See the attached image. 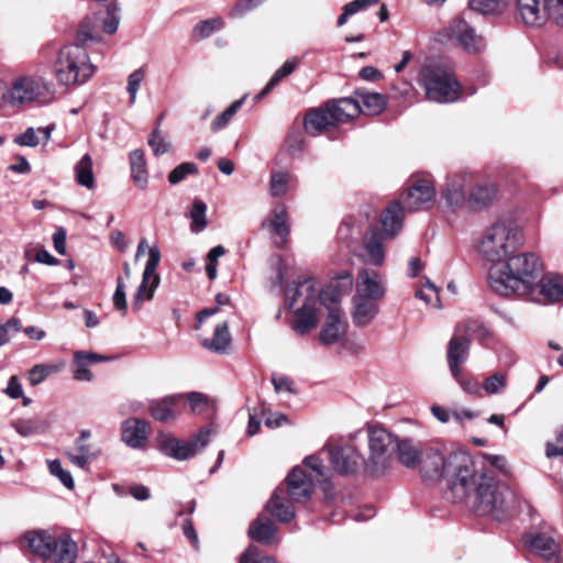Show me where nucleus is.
<instances>
[{
	"mask_svg": "<svg viewBox=\"0 0 563 563\" xmlns=\"http://www.w3.org/2000/svg\"><path fill=\"white\" fill-rule=\"evenodd\" d=\"M454 503L467 501L481 516H492L496 520L506 518L515 507L516 495L489 472L477 470L472 460L471 476L465 483V496L452 498Z\"/></svg>",
	"mask_w": 563,
	"mask_h": 563,
	"instance_id": "f257e3e1",
	"label": "nucleus"
},
{
	"mask_svg": "<svg viewBox=\"0 0 563 563\" xmlns=\"http://www.w3.org/2000/svg\"><path fill=\"white\" fill-rule=\"evenodd\" d=\"M543 272L540 257L533 252L514 253L488 268L489 287L504 297H525Z\"/></svg>",
	"mask_w": 563,
	"mask_h": 563,
	"instance_id": "f03ea898",
	"label": "nucleus"
},
{
	"mask_svg": "<svg viewBox=\"0 0 563 563\" xmlns=\"http://www.w3.org/2000/svg\"><path fill=\"white\" fill-rule=\"evenodd\" d=\"M424 481L446 479L451 498L465 496V483L472 472V456L459 451L444 456L440 451L428 449L419 462Z\"/></svg>",
	"mask_w": 563,
	"mask_h": 563,
	"instance_id": "7ed1b4c3",
	"label": "nucleus"
},
{
	"mask_svg": "<svg viewBox=\"0 0 563 563\" xmlns=\"http://www.w3.org/2000/svg\"><path fill=\"white\" fill-rule=\"evenodd\" d=\"M382 228L367 231L357 254L363 264L382 267L386 260L385 244L393 240L401 230V207L398 202L390 203L380 218Z\"/></svg>",
	"mask_w": 563,
	"mask_h": 563,
	"instance_id": "20e7f679",
	"label": "nucleus"
},
{
	"mask_svg": "<svg viewBox=\"0 0 563 563\" xmlns=\"http://www.w3.org/2000/svg\"><path fill=\"white\" fill-rule=\"evenodd\" d=\"M523 244L521 229L512 220H499L483 234L479 253L484 260L495 265L516 253Z\"/></svg>",
	"mask_w": 563,
	"mask_h": 563,
	"instance_id": "39448f33",
	"label": "nucleus"
},
{
	"mask_svg": "<svg viewBox=\"0 0 563 563\" xmlns=\"http://www.w3.org/2000/svg\"><path fill=\"white\" fill-rule=\"evenodd\" d=\"M96 73L86 48L79 44L64 46L55 63V75L59 84L82 85Z\"/></svg>",
	"mask_w": 563,
	"mask_h": 563,
	"instance_id": "423d86ee",
	"label": "nucleus"
},
{
	"mask_svg": "<svg viewBox=\"0 0 563 563\" xmlns=\"http://www.w3.org/2000/svg\"><path fill=\"white\" fill-rule=\"evenodd\" d=\"M338 285L331 284L327 289L320 292L319 299L328 310L325 324L320 332V341L323 344H333L338 342L346 331V324L342 320V312L338 306L339 291L338 288L350 289L353 285V276L350 272L344 271L338 275Z\"/></svg>",
	"mask_w": 563,
	"mask_h": 563,
	"instance_id": "0eeeda50",
	"label": "nucleus"
},
{
	"mask_svg": "<svg viewBox=\"0 0 563 563\" xmlns=\"http://www.w3.org/2000/svg\"><path fill=\"white\" fill-rule=\"evenodd\" d=\"M419 84L430 101L449 103L461 96V86L453 73L440 65H424L419 74Z\"/></svg>",
	"mask_w": 563,
	"mask_h": 563,
	"instance_id": "6e6552de",
	"label": "nucleus"
},
{
	"mask_svg": "<svg viewBox=\"0 0 563 563\" xmlns=\"http://www.w3.org/2000/svg\"><path fill=\"white\" fill-rule=\"evenodd\" d=\"M515 19L527 27H541L549 19L563 25V0H515Z\"/></svg>",
	"mask_w": 563,
	"mask_h": 563,
	"instance_id": "1a4fd4ad",
	"label": "nucleus"
},
{
	"mask_svg": "<svg viewBox=\"0 0 563 563\" xmlns=\"http://www.w3.org/2000/svg\"><path fill=\"white\" fill-rule=\"evenodd\" d=\"M213 433H216V430L208 426L192 434L188 441H184L170 433L158 432L156 437L157 448L168 457L186 461L200 453L208 445Z\"/></svg>",
	"mask_w": 563,
	"mask_h": 563,
	"instance_id": "9d476101",
	"label": "nucleus"
},
{
	"mask_svg": "<svg viewBox=\"0 0 563 563\" xmlns=\"http://www.w3.org/2000/svg\"><path fill=\"white\" fill-rule=\"evenodd\" d=\"M396 443L397 439L383 427H369V456L368 460L364 462L366 471L375 476L383 474L390 464Z\"/></svg>",
	"mask_w": 563,
	"mask_h": 563,
	"instance_id": "9b49d317",
	"label": "nucleus"
},
{
	"mask_svg": "<svg viewBox=\"0 0 563 563\" xmlns=\"http://www.w3.org/2000/svg\"><path fill=\"white\" fill-rule=\"evenodd\" d=\"M53 87L43 77L21 76L15 78L3 97L12 106L53 98Z\"/></svg>",
	"mask_w": 563,
	"mask_h": 563,
	"instance_id": "f8f14e48",
	"label": "nucleus"
},
{
	"mask_svg": "<svg viewBox=\"0 0 563 563\" xmlns=\"http://www.w3.org/2000/svg\"><path fill=\"white\" fill-rule=\"evenodd\" d=\"M539 305H553L563 301V276L556 273L541 274L523 297Z\"/></svg>",
	"mask_w": 563,
	"mask_h": 563,
	"instance_id": "ddd939ff",
	"label": "nucleus"
},
{
	"mask_svg": "<svg viewBox=\"0 0 563 563\" xmlns=\"http://www.w3.org/2000/svg\"><path fill=\"white\" fill-rule=\"evenodd\" d=\"M434 198L435 188L431 180L422 178L412 180L397 201L401 207V222L404 221V210L417 211L429 208Z\"/></svg>",
	"mask_w": 563,
	"mask_h": 563,
	"instance_id": "4468645a",
	"label": "nucleus"
},
{
	"mask_svg": "<svg viewBox=\"0 0 563 563\" xmlns=\"http://www.w3.org/2000/svg\"><path fill=\"white\" fill-rule=\"evenodd\" d=\"M161 261V251L158 246L154 245L148 249V258L143 272L142 283L136 289L134 295V306L140 308L144 300H151L154 291L159 285V276L156 274V268Z\"/></svg>",
	"mask_w": 563,
	"mask_h": 563,
	"instance_id": "2eb2a0df",
	"label": "nucleus"
},
{
	"mask_svg": "<svg viewBox=\"0 0 563 563\" xmlns=\"http://www.w3.org/2000/svg\"><path fill=\"white\" fill-rule=\"evenodd\" d=\"M323 451L328 452L333 470L341 475L355 473L364 462L361 453L352 445L341 448L325 445Z\"/></svg>",
	"mask_w": 563,
	"mask_h": 563,
	"instance_id": "dca6fc26",
	"label": "nucleus"
},
{
	"mask_svg": "<svg viewBox=\"0 0 563 563\" xmlns=\"http://www.w3.org/2000/svg\"><path fill=\"white\" fill-rule=\"evenodd\" d=\"M306 288L308 290L306 301L295 311V320L292 322L294 331L300 335H305L318 324L316 306L320 294L318 289H312L309 284Z\"/></svg>",
	"mask_w": 563,
	"mask_h": 563,
	"instance_id": "f3484780",
	"label": "nucleus"
},
{
	"mask_svg": "<svg viewBox=\"0 0 563 563\" xmlns=\"http://www.w3.org/2000/svg\"><path fill=\"white\" fill-rule=\"evenodd\" d=\"M474 186V176L471 173L463 172L448 177L442 190V197L452 208H459L467 202L466 188Z\"/></svg>",
	"mask_w": 563,
	"mask_h": 563,
	"instance_id": "a211bd4d",
	"label": "nucleus"
},
{
	"mask_svg": "<svg viewBox=\"0 0 563 563\" xmlns=\"http://www.w3.org/2000/svg\"><path fill=\"white\" fill-rule=\"evenodd\" d=\"M314 484L302 467L296 466L288 474L286 486L283 487L291 501L306 503L311 497Z\"/></svg>",
	"mask_w": 563,
	"mask_h": 563,
	"instance_id": "6ab92c4d",
	"label": "nucleus"
},
{
	"mask_svg": "<svg viewBox=\"0 0 563 563\" xmlns=\"http://www.w3.org/2000/svg\"><path fill=\"white\" fill-rule=\"evenodd\" d=\"M449 33L468 53L481 52L486 46L484 37L476 34L475 30L463 18L452 21Z\"/></svg>",
	"mask_w": 563,
	"mask_h": 563,
	"instance_id": "aec40b11",
	"label": "nucleus"
},
{
	"mask_svg": "<svg viewBox=\"0 0 563 563\" xmlns=\"http://www.w3.org/2000/svg\"><path fill=\"white\" fill-rule=\"evenodd\" d=\"M355 295H362L365 298L380 300L385 296V285L383 276L373 269L362 268L356 279Z\"/></svg>",
	"mask_w": 563,
	"mask_h": 563,
	"instance_id": "412c9836",
	"label": "nucleus"
},
{
	"mask_svg": "<svg viewBox=\"0 0 563 563\" xmlns=\"http://www.w3.org/2000/svg\"><path fill=\"white\" fill-rule=\"evenodd\" d=\"M183 395H170L150 402L151 416L159 422H170L181 415Z\"/></svg>",
	"mask_w": 563,
	"mask_h": 563,
	"instance_id": "4be33fe9",
	"label": "nucleus"
},
{
	"mask_svg": "<svg viewBox=\"0 0 563 563\" xmlns=\"http://www.w3.org/2000/svg\"><path fill=\"white\" fill-rule=\"evenodd\" d=\"M148 423L137 418L126 419L121 426L122 441L132 449H143L147 442Z\"/></svg>",
	"mask_w": 563,
	"mask_h": 563,
	"instance_id": "5701e85b",
	"label": "nucleus"
},
{
	"mask_svg": "<svg viewBox=\"0 0 563 563\" xmlns=\"http://www.w3.org/2000/svg\"><path fill=\"white\" fill-rule=\"evenodd\" d=\"M470 352V341L465 336H453L448 345L446 357L453 377H459L461 366L466 362Z\"/></svg>",
	"mask_w": 563,
	"mask_h": 563,
	"instance_id": "b1692460",
	"label": "nucleus"
},
{
	"mask_svg": "<svg viewBox=\"0 0 563 563\" xmlns=\"http://www.w3.org/2000/svg\"><path fill=\"white\" fill-rule=\"evenodd\" d=\"M285 488L279 486L266 504V510L280 522H288L295 517V508Z\"/></svg>",
	"mask_w": 563,
	"mask_h": 563,
	"instance_id": "393cba45",
	"label": "nucleus"
},
{
	"mask_svg": "<svg viewBox=\"0 0 563 563\" xmlns=\"http://www.w3.org/2000/svg\"><path fill=\"white\" fill-rule=\"evenodd\" d=\"M327 109L332 115V121L335 124L345 123L353 120L361 113L360 101L353 98H341L331 100L325 103Z\"/></svg>",
	"mask_w": 563,
	"mask_h": 563,
	"instance_id": "a878e982",
	"label": "nucleus"
},
{
	"mask_svg": "<svg viewBox=\"0 0 563 563\" xmlns=\"http://www.w3.org/2000/svg\"><path fill=\"white\" fill-rule=\"evenodd\" d=\"M262 227H268L272 232L279 236L282 244H285L290 234L286 206L284 203L276 205L269 216L262 222Z\"/></svg>",
	"mask_w": 563,
	"mask_h": 563,
	"instance_id": "bb28decb",
	"label": "nucleus"
},
{
	"mask_svg": "<svg viewBox=\"0 0 563 563\" xmlns=\"http://www.w3.org/2000/svg\"><path fill=\"white\" fill-rule=\"evenodd\" d=\"M378 300L365 298L362 295H354L352 312L353 322L357 327L368 325L378 313Z\"/></svg>",
	"mask_w": 563,
	"mask_h": 563,
	"instance_id": "cd10ccee",
	"label": "nucleus"
},
{
	"mask_svg": "<svg viewBox=\"0 0 563 563\" xmlns=\"http://www.w3.org/2000/svg\"><path fill=\"white\" fill-rule=\"evenodd\" d=\"M529 545L533 552L544 559L548 563H560V545L545 534H537L531 538Z\"/></svg>",
	"mask_w": 563,
	"mask_h": 563,
	"instance_id": "c85d7f7f",
	"label": "nucleus"
},
{
	"mask_svg": "<svg viewBox=\"0 0 563 563\" xmlns=\"http://www.w3.org/2000/svg\"><path fill=\"white\" fill-rule=\"evenodd\" d=\"M496 194L497 188L495 185L487 183H474L468 195L467 203L472 209H484L494 201Z\"/></svg>",
	"mask_w": 563,
	"mask_h": 563,
	"instance_id": "c756f323",
	"label": "nucleus"
},
{
	"mask_svg": "<svg viewBox=\"0 0 563 563\" xmlns=\"http://www.w3.org/2000/svg\"><path fill=\"white\" fill-rule=\"evenodd\" d=\"M332 125V115L325 104L309 111L305 119V129L310 134H319Z\"/></svg>",
	"mask_w": 563,
	"mask_h": 563,
	"instance_id": "7c9ffc66",
	"label": "nucleus"
},
{
	"mask_svg": "<svg viewBox=\"0 0 563 563\" xmlns=\"http://www.w3.org/2000/svg\"><path fill=\"white\" fill-rule=\"evenodd\" d=\"M277 528L274 522L264 517H258L249 528V536L256 542L272 544L275 540Z\"/></svg>",
	"mask_w": 563,
	"mask_h": 563,
	"instance_id": "2f4dec72",
	"label": "nucleus"
},
{
	"mask_svg": "<svg viewBox=\"0 0 563 563\" xmlns=\"http://www.w3.org/2000/svg\"><path fill=\"white\" fill-rule=\"evenodd\" d=\"M130 169L131 177L135 186L144 190L148 185V174L146 169V161L144 158L143 150H134L130 153Z\"/></svg>",
	"mask_w": 563,
	"mask_h": 563,
	"instance_id": "473e14b6",
	"label": "nucleus"
},
{
	"mask_svg": "<svg viewBox=\"0 0 563 563\" xmlns=\"http://www.w3.org/2000/svg\"><path fill=\"white\" fill-rule=\"evenodd\" d=\"M395 452L399 462L406 467H415L419 464L423 453L410 439L397 440Z\"/></svg>",
	"mask_w": 563,
	"mask_h": 563,
	"instance_id": "72a5a7b5",
	"label": "nucleus"
},
{
	"mask_svg": "<svg viewBox=\"0 0 563 563\" xmlns=\"http://www.w3.org/2000/svg\"><path fill=\"white\" fill-rule=\"evenodd\" d=\"M202 345L216 353H224L227 352L230 343H231V335L228 330L227 322H223L219 325H217L213 336L211 339H205L202 342Z\"/></svg>",
	"mask_w": 563,
	"mask_h": 563,
	"instance_id": "f704fd0d",
	"label": "nucleus"
},
{
	"mask_svg": "<svg viewBox=\"0 0 563 563\" xmlns=\"http://www.w3.org/2000/svg\"><path fill=\"white\" fill-rule=\"evenodd\" d=\"M355 101H360L361 113L367 115L379 114L386 104L384 96L377 92L357 93V99H355Z\"/></svg>",
	"mask_w": 563,
	"mask_h": 563,
	"instance_id": "c9c22d12",
	"label": "nucleus"
},
{
	"mask_svg": "<svg viewBox=\"0 0 563 563\" xmlns=\"http://www.w3.org/2000/svg\"><path fill=\"white\" fill-rule=\"evenodd\" d=\"M92 165L91 156L89 154H85L74 167L77 183L88 189H92L95 186Z\"/></svg>",
	"mask_w": 563,
	"mask_h": 563,
	"instance_id": "e433bc0d",
	"label": "nucleus"
},
{
	"mask_svg": "<svg viewBox=\"0 0 563 563\" xmlns=\"http://www.w3.org/2000/svg\"><path fill=\"white\" fill-rule=\"evenodd\" d=\"M64 365V362L56 364H36L27 372V379L32 386H36L44 382L49 375L60 372Z\"/></svg>",
	"mask_w": 563,
	"mask_h": 563,
	"instance_id": "4c0bfd02",
	"label": "nucleus"
},
{
	"mask_svg": "<svg viewBox=\"0 0 563 563\" xmlns=\"http://www.w3.org/2000/svg\"><path fill=\"white\" fill-rule=\"evenodd\" d=\"M470 10L484 15H498L507 9L505 0H470Z\"/></svg>",
	"mask_w": 563,
	"mask_h": 563,
	"instance_id": "58836bf2",
	"label": "nucleus"
},
{
	"mask_svg": "<svg viewBox=\"0 0 563 563\" xmlns=\"http://www.w3.org/2000/svg\"><path fill=\"white\" fill-rule=\"evenodd\" d=\"M247 98V95H244L239 100H235L232 102L223 112L218 114L213 121L210 124V129L212 132H218L222 129H224L232 118L235 115V113L241 109V107L244 104L245 100Z\"/></svg>",
	"mask_w": 563,
	"mask_h": 563,
	"instance_id": "ea45409f",
	"label": "nucleus"
},
{
	"mask_svg": "<svg viewBox=\"0 0 563 563\" xmlns=\"http://www.w3.org/2000/svg\"><path fill=\"white\" fill-rule=\"evenodd\" d=\"M299 60L297 57H292L287 59L273 75L269 79L263 91L256 97V99L262 98L266 93H268L283 78L289 76L298 66Z\"/></svg>",
	"mask_w": 563,
	"mask_h": 563,
	"instance_id": "a19ab883",
	"label": "nucleus"
},
{
	"mask_svg": "<svg viewBox=\"0 0 563 563\" xmlns=\"http://www.w3.org/2000/svg\"><path fill=\"white\" fill-rule=\"evenodd\" d=\"M100 38L98 32V19L96 16L86 18L79 25L77 31V41L82 45L88 41H98Z\"/></svg>",
	"mask_w": 563,
	"mask_h": 563,
	"instance_id": "79ce46f5",
	"label": "nucleus"
},
{
	"mask_svg": "<svg viewBox=\"0 0 563 563\" xmlns=\"http://www.w3.org/2000/svg\"><path fill=\"white\" fill-rule=\"evenodd\" d=\"M290 175L286 172L275 170L269 178V194L273 197H283L288 191Z\"/></svg>",
	"mask_w": 563,
	"mask_h": 563,
	"instance_id": "37998d69",
	"label": "nucleus"
},
{
	"mask_svg": "<svg viewBox=\"0 0 563 563\" xmlns=\"http://www.w3.org/2000/svg\"><path fill=\"white\" fill-rule=\"evenodd\" d=\"M303 464L309 470V473H307L308 477L313 482L322 483L327 481V467L318 455L307 456Z\"/></svg>",
	"mask_w": 563,
	"mask_h": 563,
	"instance_id": "c03bdc74",
	"label": "nucleus"
},
{
	"mask_svg": "<svg viewBox=\"0 0 563 563\" xmlns=\"http://www.w3.org/2000/svg\"><path fill=\"white\" fill-rule=\"evenodd\" d=\"M207 205L201 200L194 201L190 209L191 225L190 229L195 233L201 232L207 227Z\"/></svg>",
	"mask_w": 563,
	"mask_h": 563,
	"instance_id": "a18cd8bd",
	"label": "nucleus"
},
{
	"mask_svg": "<svg viewBox=\"0 0 563 563\" xmlns=\"http://www.w3.org/2000/svg\"><path fill=\"white\" fill-rule=\"evenodd\" d=\"M190 406L194 415H201L212 408L208 397L201 393L191 391L183 396Z\"/></svg>",
	"mask_w": 563,
	"mask_h": 563,
	"instance_id": "49530a36",
	"label": "nucleus"
},
{
	"mask_svg": "<svg viewBox=\"0 0 563 563\" xmlns=\"http://www.w3.org/2000/svg\"><path fill=\"white\" fill-rule=\"evenodd\" d=\"M22 322L19 318L12 317L5 322H0V347L10 342L12 336L21 331Z\"/></svg>",
	"mask_w": 563,
	"mask_h": 563,
	"instance_id": "de8ad7c7",
	"label": "nucleus"
},
{
	"mask_svg": "<svg viewBox=\"0 0 563 563\" xmlns=\"http://www.w3.org/2000/svg\"><path fill=\"white\" fill-rule=\"evenodd\" d=\"M482 387L487 395L499 394L507 387V375L504 373H495L484 380Z\"/></svg>",
	"mask_w": 563,
	"mask_h": 563,
	"instance_id": "09e8293b",
	"label": "nucleus"
},
{
	"mask_svg": "<svg viewBox=\"0 0 563 563\" xmlns=\"http://www.w3.org/2000/svg\"><path fill=\"white\" fill-rule=\"evenodd\" d=\"M224 22L220 18L200 21L194 29V34L198 38L210 36L213 32L221 30Z\"/></svg>",
	"mask_w": 563,
	"mask_h": 563,
	"instance_id": "8fccbe9b",
	"label": "nucleus"
},
{
	"mask_svg": "<svg viewBox=\"0 0 563 563\" xmlns=\"http://www.w3.org/2000/svg\"><path fill=\"white\" fill-rule=\"evenodd\" d=\"M308 284L312 287V289H317L314 280L308 278L299 283L294 289L287 291V301L290 308H294L295 303L299 302L300 300H302V303L306 301V297L308 295L306 286H308Z\"/></svg>",
	"mask_w": 563,
	"mask_h": 563,
	"instance_id": "3c124183",
	"label": "nucleus"
},
{
	"mask_svg": "<svg viewBox=\"0 0 563 563\" xmlns=\"http://www.w3.org/2000/svg\"><path fill=\"white\" fill-rule=\"evenodd\" d=\"M148 145L156 156L167 153L170 148V143L164 139L158 126L152 131Z\"/></svg>",
	"mask_w": 563,
	"mask_h": 563,
	"instance_id": "603ef678",
	"label": "nucleus"
},
{
	"mask_svg": "<svg viewBox=\"0 0 563 563\" xmlns=\"http://www.w3.org/2000/svg\"><path fill=\"white\" fill-rule=\"evenodd\" d=\"M144 78H145V70L143 68H139L129 75L126 90L130 95L129 101L131 104L135 103L139 88L141 86V82L144 80Z\"/></svg>",
	"mask_w": 563,
	"mask_h": 563,
	"instance_id": "864d4df0",
	"label": "nucleus"
},
{
	"mask_svg": "<svg viewBox=\"0 0 563 563\" xmlns=\"http://www.w3.org/2000/svg\"><path fill=\"white\" fill-rule=\"evenodd\" d=\"M198 168L194 163H183L178 165L168 176V181L172 185H177L183 181L188 175L196 174Z\"/></svg>",
	"mask_w": 563,
	"mask_h": 563,
	"instance_id": "5fc2aeb1",
	"label": "nucleus"
},
{
	"mask_svg": "<svg viewBox=\"0 0 563 563\" xmlns=\"http://www.w3.org/2000/svg\"><path fill=\"white\" fill-rule=\"evenodd\" d=\"M239 563H278L273 556H260L257 547L250 545L240 558Z\"/></svg>",
	"mask_w": 563,
	"mask_h": 563,
	"instance_id": "6e6d98bb",
	"label": "nucleus"
},
{
	"mask_svg": "<svg viewBox=\"0 0 563 563\" xmlns=\"http://www.w3.org/2000/svg\"><path fill=\"white\" fill-rule=\"evenodd\" d=\"M48 470L52 475L56 476L65 487L73 488L74 479L71 474L62 467L58 460L48 461Z\"/></svg>",
	"mask_w": 563,
	"mask_h": 563,
	"instance_id": "4d7b16f0",
	"label": "nucleus"
},
{
	"mask_svg": "<svg viewBox=\"0 0 563 563\" xmlns=\"http://www.w3.org/2000/svg\"><path fill=\"white\" fill-rule=\"evenodd\" d=\"M119 7L117 4H109L107 8V18L103 20V31L108 34L117 32L120 23Z\"/></svg>",
	"mask_w": 563,
	"mask_h": 563,
	"instance_id": "13d9d810",
	"label": "nucleus"
},
{
	"mask_svg": "<svg viewBox=\"0 0 563 563\" xmlns=\"http://www.w3.org/2000/svg\"><path fill=\"white\" fill-rule=\"evenodd\" d=\"M286 147L291 156H298L305 147L302 135L297 132L289 133L286 139Z\"/></svg>",
	"mask_w": 563,
	"mask_h": 563,
	"instance_id": "bf43d9fd",
	"label": "nucleus"
},
{
	"mask_svg": "<svg viewBox=\"0 0 563 563\" xmlns=\"http://www.w3.org/2000/svg\"><path fill=\"white\" fill-rule=\"evenodd\" d=\"M265 0H240L231 10L230 16L231 18H241L246 12L255 9L261 3H263Z\"/></svg>",
	"mask_w": 563,
	"mask_h": 563,
	"instance_id": "052dcab7",
	"label": "nucleus"
},
{
	"mask_svg": "<svg viewBox=\"0 0 563 563\" xmlns=\"http://www.w3.org/2000/svg\"><path fill=\"white\" fill-rule=\"evenodd\" d=\"M113 305L115 309L122 311L123 314H125L126 311V297L124 291V283L121 277L117 278V288L113 294Z\"/></svg>",
	"mask_w": 563,
	"mask_h": 563,
	"instance_id": "680f3d73",
	"label": "nucleus"
},
{
	"mask_svg": "<svg viewBox=\"0 0 563 563\" xmlns=\"http://www.w3.org/2000/svg\"><path fill=\"white\" fill-rule=\"evenodd\" d=\"M14 143L20 146L35 147L40 144V139L34 128H27L24 133L14 139Z\"/></svg>",
	"mask_w": 563,
	"mask_h": 563,
	"instance_id": "e2e57ef3",
	"label": "nucleus"
},
{
	"mask_svg": "<svg viewBox=\"0 0 563 563\" xmlns=\"http://www.w3.org/2000/svg\"><path fill=\"white\" fill-rule=\"evenodd\" d=\"M74 362L76 364V371L74 377L77 380L89 382L92 379V373L88 369L89 364L86 363L77 353L74 355Z\"/></svg>",
	"mask_w": 563,
	"mask_h": 563,
	"instance_id": "0e129e2a",
	"label": "nucleus"
},
{
	"mask_svg": "<svg viewBox=\"0 0 563 563\" xmlns=\"http://www.w3.org/2000/svg\"><path fill=\"white\" fill-rule=\"evenodd\" d=\"M454 379L457 382V384L462 387V389L465 393H467L470 395L482 396L483 387H481L476 380L471 379V378H465L462 375V372H460V376L454 377Z\"/></svg>",
	"mask_w": 563,
	"mask_h": 563,
	"instance_id": "69168bd1",
	"label": "nucleus"
},
{
	"mask_svg": "<svg viewBox=\"0 0 563 563\" xmlns=\"http://www.w3.org/2000/svg\"><path fill=\"white\" fill-rule=\"evenodd\" d=\"M14 430L22 437H29L37 431V424L30 419H19L13 422Z\"/></svg>",
	"mask_w": 563,
	"mask_h": 563,
	"instance_id": "338daca9",
	"label": "nucleus"
},
{
	"mask_svg": "<svg viewBox=\"0 0 563 563\" xmlns=\"http://www.w3.org/2000/svg\"><path fill=\"white\" fill-rule=\"evenodd\" d=\"M563 455V427L558 431L555 443L547 444V456H562Z\"/></svg>",
	"mask_w": 563,
	"mask_h": 563,
	"instance_id": "774afa93",
	"label": "nucleus"
}]
</instances>
